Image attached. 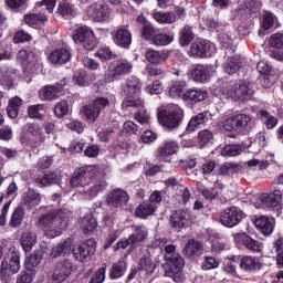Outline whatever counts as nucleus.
I'll list each match as a JSON object with an SVG mask.
<instances>
[{"label": "nucleus", "mask_w": 283, "mask_h": 283, "mask_svg": "<svg viewBox=\"0 0 283 283\" xmlns=\"http://www.w3.org/2000/svg\"><path fill=\"white\" fill-rule=\"evenodd\" d=\"M95 166H84L74 172V176L70 180L71 187L80 189L85 200H94L98 193H103L107 189V182L105 180H97L93 184Z\"/></svg>", "instance_id": "f03ea898"}, {"label": "nucleus", "mask_w": 283, "mask_h": 283, "mask_svg": "<svg viewBox=\"0 0 283 283\" xmlns=\"http://www.w3.org/2000/svg\"><path fill=\"white\" fill-rule=\"evenodd\" d=\"M178 153V143L166 142L158 148V159L160 163H171V156Z\"/></svg>", "instance_id": "4be33fe9"}, {"label": "nucleus", "mask_w": 283, "mask_h": 283, "mask_svg": "<svg viewBox=\"0 0 283 283\" xmlns=\"http://www.w3.org/2000/svg\"><path fill=\"white\" fill-rule=\"evenodd\" d=\"M14 78H17V70L2 66L0 83L6 90H12L14 87Z\"/></svg>", "instance_id": "bb28decb"}, {"label": "nucleus", "mask_w": 283, "mask_h": 283, "mask_svg": "<svg viewBox=\"0 0 283 283\" xmlns=\"http://www.w3.org/2000/svg\"><path fill=\"white\" fill-rule=\"evenodd\" d=\"M216 49L213 48V43L202 40L199 42H193L190 46L191 56H198L199 59H205L207 56H211V53Z\"/></svg>", "instance_id": "2eb2a0df"}, {"label": "nucleus", "mask_w": 283, "mask_h": 283, "mask_svg": "<svg viewBox=\"0 0 283 283\" xmlns=\"http://www.w3.org/2000/svg\"><path fill=\"white\" fill-rule=\"evenodd\" d=\"M41 200H43V195L33 188H29L22 195V203L28 209H34V207H39V205H41Z\"/></svg>", "instance_id": "aec40b11"}, {"label": "nucleus", "mask_w": 283, "mask_h": 283, "mask_svg": "<svg viewBox=\"0 0 283 283\" xmlns=\"http://www.w3.org/2000/svg\"><path fill=\"white\" fill-rule=\"evenodd\" d=\"M24 216L25 212L22 210V208H17L11 216L10 226L13 227L14 229L20 227L23 222Z\"/></svg>", "instance_id": "5fc2aeb1"}, {"label": "nucleus", "mask_w": 283, "mask_h": 283, "mask_svg": "<svg viewBox=\"0 0 283 283\" xmlns=\"http://www.w3.org/2000/svg\"><path fill=\"white\" fill-rule=\"evenodd\" d=\"M207 96H209L207 91H202L200 88H190L182 94L181 98L185 101V103L193 105V103H201L207 98Z\"/></svg>", "instance_id": "b1692460"}, {"label": "nucleus", "mask_w": 283, "mask_h": 283, "mask_svg": "<svg viewBox=\"0 0 283 283\" xmlns=\"http://www.w3.org/2000/svg\"><path fill=\"white\" fill-rule=\"evenodd\" d=\"M107 268H99L91 277L88 283H104Z\"/></svg>", "instance_id": "0e129e2a"}, {"label": "nucleus", "mask_w": 283, "mask_h": 283, "mask_svg": "<svg viewBox=\"0 0 283 283\" xmlns=\"http://www.w3.org/2000/svg\"><path fill=\"white\" fill-rule=\"evenodd\" d=\"M239 266L244 273H255V271H261L263 264L258 256L244 255L241 258Z\"/></svg>", "instance_id": "a211bd4d"}, {"label": "nucleus", "mask_w": 283, "mask_h": 283, "mask_svg": "<svg viewBox=\"0 0 283 283\" xmlns=\"http://www.w3.org/2000/svg\"><path fill=\"white\" fill-rule=\"evenodd\" d=\"M170 224L174 229H182L189 224V212L185 210H177L170 217Z\"/></svg>", "instance_id": "2f4dec72"}, {"label": "nucleus", "mask_w": 283, "mask_h": 283, "mask_svg": "<svg viewBox=\"0 0 283 283\" xmlns=\"http://www.w3.org/2000/svg\"><path fill=\"white\" fill-rule=\"evenodd\" d=\"M147 94H161L163 93V83L160 81H155L153 84L146 86Z\"/></svg>", "instance_id": "774afa93"}, {"label": "nucleus", "mask_w": 283, "mask_h": 283, "mask_svg": "<svg viewBox=\"0 0 283 283\" xmlns=\"http://www.w3.org/2000/svg\"><path fill=\"white\" fill-rule=\"evenodd\" d=\"M147 40L153 45L160 46V45H169V43L174 41V38L172 36H150V38H147Z\"/></svg>", "instance_id": "680f3d73"}, {"label": "nucleus", "mask_w": 283, "mask_h": 283, "mask_svg": "<svg viewBox=\"0 0 283 283\" xmlns=\"http://www.w3.org/2000/svg\"><path fill=\"white\" fill-rule=\"evenodd\" d=\"M275 252L276 254V266L283 269V239L275 241Z\"/></svg>", "instance_id": "bf43d9fd"}, {"label": "nucleus", "mask_w": 283, "mask_h": 283, "mask_svg": "<svg viewBox=\"0 0 283 283\" xmlns=\"http://www.w3.org/2000/svg\"><path fill=\"white\" fill-rule=\"evenodd\" d=\"M56 172H46L35 179L38 187H50L56 182Z\"/></svg>", "instance_id": "de8ad7c7"}, {"label": "nucleus", "mask_w": 283, "mask_h": 283, "mask_svg": "<svg viewBox=\"0 0 283 283\" xmlns=\"http://www.w3.org/2000/svg\"><path fill=\"white\" fill-rule=\"evenodd\" d=\"M220 263L213 256H206L201 265L202 271H211L212 269H218Z\"/></svg>", "instance_id": "e2e57ef3"}, {"label": "nucleus", "mask_w": 283, "mask_h": 283, "mask_svg": "<svg viewBox=\"0 0 283 283\" xmlns=\"http://www.w3.org/2000/svg\"><path fill=\"white\" fill-rule=\"evenodd\" d=\"M283 191L273 189L270 192H264L260 196V201L264 207L275 208L282 205Z\"/></svg>", "instance_id": "f3484780"}, {"label": "nucleus", "mask_w": 283, "mask_h": 283, "mask_svg": "<svg viewBox=\"0 0 283 283\" xmlns=\"http://www.w3.org/2000/svg\"><path fill=\"white\" fill-rule=\"evenodd\" d=\"M106 107H109V99L97 97L92 104L83 106L80 111V115L87 125H94Z\"/></svg>", "instance_id": "423d86ee"}, {"label": "nucleus", "mask_w": 283, "mask_h": 283, "mask_svg": "<svg viewBox=\"0 0 283 283\" xmlns=\"http://www.w3.org/2000/svg\"><path fill=\"white\" fill-rule=\"evenodd\" d=\"M72 269H73L72 262L67 260L59 263L53 273V282L54 283L65 282V280H67V277L72 275Z\"/></svg>", "instance_id": "6ab92c4d"}, {"label": "nucleus", "mask_w": 283, "mask_h": 283, "mask_svg": "<svg viewBox=\"0 0 283 283\" xmlns=\"http://www.w3.org/2000/svg\"><path fill=\"white\" fill-rule=\"evenodd\" d=\"M253 85L247 81L240 80L234 83L229 90H221L220 93L224 96H230L234 101H249L253 96Z\"/></svg>", "instance_id": "6e6552de"}, {"label": "nucleus", "mask_w": 283, "mask_h": 283, "mask_svg": "<svg viewBox=\"0 0 283 283\" xmlns=\"http://www.w3.org/2000/svg\"><path fill=\"white\" fill-rule=\"evenodd\" d=\"M74 43L82 45L84 50H94V46L98 44L96 36H73Z\"/></svg>", "instance_id": "37998d69"}, {"label": "nucleus", "mask_w": 283, "mask_h": 283, "mask_svg": "<svg viewBox=\"0 0 283 283\" xmlns=\"http://www.w3.org/2000/svg\"><path fill=\"white\" fill-rule=\"evenodd\" d=\"M223 67L227 74H235L238 70L242 67V63L237 57H228V61L223 64Z\"/></svg>", "instance_id": "603ef678"}, {"label": "nucleus", "mask_w": 283, "mask_h": 283, "mask_svg": "<svg viewBox=\"0 0 283 283\" xmlns=\"http://www.w3.org/2000/svg\"><path fill=\"white\" fill-rule=\"evenodd\" d=\"M123 132L126 136H136L138 134V125L134 124V122L128 120L123 125Z\"/></svg>", "instance_id": "69168bd1"}, {"label": "nucleus", "mask_w": 283, "mask_h": 283, "mask_svg": "<svg viewBox=\"0 0 283 283\" xmlns=\"http://www.w3.org/2000/svg\"><path fill=\"white\" fill-rule=\"evenodd\" d=\"M182 254L186 258H198L199 255H202V243L190 239L187 241Z\"/></svg>", "instance_id": "7c9ffc66"}, {"label": "nucleus", "mask_w": 283, "mask_h": 283, "mask_svg": "<svg viewBox=\"0 0 283 283\" xmlns=\"http://www.w3.org/2000/svg\"><path fill=\"white\" fill-rule=\"evenodd\" d=\"M184 118L182 108L178 105H172L170 108L159 113V122L167 129H176Z\"/></svg>", "instance_id": "9d476101"}, {"label": "nucleus", "mask_w": 283, "mask_h": 283, "mask_svg": "<svg viewBox=\"0 0 283 283\" xmlns=\"http://www.w3.org/2000/svg\"><path fill=\"white\" fill-rule=\"evenodd\" d=\"M155 212H156V206L149 202H144L135 209V216L144 220L149 218V216H154Z\"/></svg>", "instance_id": "58836bf2"}, {"label": "nucleus", "mask_w": 283, "mask_h": 283, "mask_svg": "<svg viewBox=\"0 0 283 283\" xmlns=\"http://www.w3.org/2000/svg\"><path fill=\"white\" fill-rule=\"evenodd\" d=\"M88 12H91V17L95 21H99L101 23H105L112 19V9L104 1H97L93 7H90Z\"/></svg>", "instance_id": "ddd939ff"}, {"label": "nucleus", "mask_w": 283, "mask_h": 283, "mask_svg": "<svg viewBox=\"0 0 283 283\" xmlns=\"http://www.w3.org/2000/svg\"><path fill=\"white\" fill-rule=\"evenodd\" d=\"M125 271H127V268L124 261H118L113 264L109 273L111 280H118V277H123L125 275Z\"/></svg>", "instance_id": "8fccbe9b"}, {"label": "nucleus", "mask_w": 283, "mask_h": 283, "mask_svg": "<svg viewBox=\"0 0 283 283\" xmlns=\"http://www.w3.org/2000/svg\"><path fill=\"white\" fill-rule=\"evenodd\" d=\"M133 70L134 63H132V61L127 59H119L108 65V69L104 73V78L106 83H114V81H118L122 76L132 74Z\"/></svg>", "instance_id": "39448f33"}, {"label": "nucleus", "mask_w": 283, "mask_h": 283, "mask_svg": "<svg viewBox=\"0 0 283 283\" xmlns=\"http://www.w3.org/2000/svg\"><path fill=\"white\" fill-rule=\"evenodd\" d=\"M254 224L263 235H271V233H273V229H275V219L261 216L254 220Z\"/></svg>", "instance_id": "393cba45"}, {"label": "nucleus", "mask_w": 283, "mask_h": 283, "mask_svg": "<svg viewBox=\"0 0 283 283\" xmlns=\"http://www.w3.org/2000/svg\"><path fill=\"white\" fill-rule=\"evenodd\" d=\"M21 105H23V99L19 96L9 99V104L7 106V114L9 118H17V116H19Z\"/></svg>", "instance_id": "a19ab883"}, {"label": "nucleus", "mask_w": 283, "mask_h": 283, "mask_svg": "<svg viewBox=\"0 0 283 283\" xmlns=\"http://www.w3.org/2000/svg\"><path fill=\"white\" fill-rule=\"evenodd\" d=\"M65 83H67V80L64 78L61 81V83L44 86L42 90H40L41 98H44V101H56V98L61 96L63 87H65Z\"/></svg>", "instance_id": "dca6fc26"}, {"label": "nucleus", "mask_w": 283, "mask_h": 283, "mask_svg": "<svg viewBox=\"0 0 283 283\" xmlns=\"http://www.w3.org/2000/svg\"><path fill=\"white\" fill-rule=\"evenodd\" d=\"M243 247H245L248 251H252L253 253H260V251H262L263 249L262 242L254 240L251 237H248Z\"/></svg>", "instance_id": "6e6d98bb"}, {"label": "nucleus", "mask_w": 283, "mask_h": 283, "mask_svg": "<svg viewBox=\"0 0 283 283\" xmlns=\"http://www.w3.org/2000/svg\"><path fill=\"white\" fill-rule=\"evenodd\" d=\"M36 232L32 230L24 231L20 238L22 251H24V253H30V251H32V249L34 248V244H36Z\"/></svg>", "instance_id": "c85d7f7f"}, {"label": "nucleus", "mask_w": 283, "mask_h": 283, "mask_svg": "<svg viewBox=\"0 0 283 283\" xmlns=\"http://www.w3.org/2000/svg\"><path fill=\"white\" fill-rule=\"evenodd\" d=\"M95 55L102 61H112V59L116 57V54L107 46L101 48Z\"/></svg>", "instance_id": "052dcab7"}, {"label": "nucleus", "mask_w": 283, "mask_h": 283, "mask_svg": "<svg viewBox=\"0 0 283 283\" xmlns=\"http://www.w3.org/2000/svg\"><path fill=\"white\" fill-rule=\"evenodd\" d=\"M18 59H21L24 63H29V65H41V57L28 50L19 51Z\"/></svg>", "instance_id": "c03bdc74"}, {"label": "nucleus", "mask_w": 283, "mask_h": 283, "mask_svg": "<svg viewBox=\"0 0 283 283\" xmlns=\"http://www.w3.org/2000/svg\"><path fill=\"white\" fill-rule=\"evenodd\" d=\"M71 32L73 36H94V30L87 25H76Z\"/></svg>", "instance_id": "864d4df0"}, {"label": "nucleus", "mask_w": 283, "mask_h": 283, "mask_svg": "<svg viewBox=\"0 0 283 283\" xmlns=\"http://www.w3.org/2000/svg\"><path fill=\"white\" fill-rule=\"evenodd\" d=\"M49 59L51 63H57L59 65H63L72 59V53H70V50L61 48L53 51L50 54Z\"/></svg>", "instance_id": "473e14b6"}, {"label": "nucleus", "mask_w": 283, "mask_h": 283, "mask_svg": "<svg viewBox=\"0 0 283 283\" xmlns=\"http://www.w3.org/2000/svg\"><path fill=\"white\" fill-rule=\"evenodd\" d=\"M123 92L126 98L122 103L123 109H132L135 112V120L139 125H149V114L145 108V99L140 98L143 92V82L136 76L128 77L123 84Z\"/></svg>", "instance_id": "f257e3e1"}, {"label": "nucleus", "mask_w": 283, "mask_h": 283, "mask_svg": "<svg viewBox=\"0 0 283 283\" xmlns=\"http://www.w3.org/2000/svg\"><path fill=\"white\" fill-rule=\"evenodd\" d=\"M164 269H166L168 273H181L182 269H185V259L180 254H174V256L170 258L167 256Z\"/></svg>", "instance_id": "412c9836"}, {"label": "nucleus", "mask_w": 283, "mask_h": 283, "mask_svg": "<svg viewBox=\"0 0 283 283\" xmlns=\"http://www.w3.org/2000/svg\"><path fill=\"white\" fill-rule=\"evenodd\" d=\"M145 59L151 65H163L169 59V53L165 51H156L154 49H147L145 51Z\"/></svg>", "instance_id": "a878e982"}, {"label": "nucleus", "mask_w": 283, "mask_h": 283, "mask_svg": "<svg viewBox=\"0 0 283 283\" xmlns=\"http://www.w3.org/2000/svg\"><path fill=\"white\" fill-rule=\"evenodd\" d=\"M198 140L199 145H201V147H205V145H208V143H211L213 140V133H211V130L209 129H203L198 133Z\"/></svg>", "instance_id": "13d9d810"}, {"label": "nucleus", "mask_w": 283, "mask_h": 283, "mask_svg": "<svg viewBox=\"0 0 283 283\" xmlns=\"http://www.w3.org/2000/svg\"><path fill=\"white\" fill-rule=\"evenodd\" d=\"M275 21H277V17H275L273 12L264 11L261 28L259 30V36H266V34H269V30L275 25Z\"/></svg>", "instance_id": "c756f323"}, {"label": "nucleus", "mask_w": 283, "mask_h": 283, "mask_svg": "<svg viewBox=\"0 0 283 283\" xmlns=\"http://www.w3.org/2000/svg\"><path fill=\"white\" fill-rule=\"evenodd\" d=\"M244 218V212L240 210V208L232 206L227 208L220 214V222L223 227H228L229 229H233V227H238L242 222Z\"/></svg>", "instance_id": "9b49d317"}, {"label": "nucleus", "mask_w": 283, "mask_h": 283, "mask_svg": "<svg viewBox=\"0 0 283 283\" xmlns=\"http://www.w3.org/2000/svg\"><path fill=\"white\" fill-rule=\"evenodd\" d=\"M21 271V254L19 252H12L10 260H2L0 265V279L1 282L8 283L10 275H17Z\"/></svg>", "instance_id": "1a4fd4ad"}, {"label": "nucleus", "mask_w": 283, "mask_h": 283, "mask_svg": "<svg viewBox=\"0 0 283 283\" xmlns=\"http://www.w3.org/2000/svg\"><path fill=\"white\" fill-rule=\"evenodd\" d=\"M211 120V114L209 112H202L198 115L191 117L189 120L186 129L187 132H196V129H199L201 125H206V123H209Z\"/></svg>", "instance_id": "cd10ccee"}, {"label": "nucleus", "mask_w": 283, "mask_h": 283, "mask_svg": "<svg viewBox=\"0 0 283 283\" xmlns=\"http://www.w3.org/2000/svg\"><path fill=\"white\" fill-rule=\"evenodd\" d=\"M67 112H70V104H67V101H61L54 107V113L57 118H63V116L67 115Z\"/></svg>", "instance_id": "4d7b16f0"}, {"label": "nucleus", "mask_w": 283, "mask_h": 283, "mask_svg": "<svg viewBox=\"0 0 283 283\" xmlns=\"http://www.w3.org/2000/svg\"><path fill=\"white\" fill-rule=\"evenodd\" d=\"M190 74L193 81L197 83H205L211 76V66L205 64H195L190 70Z\"/></svg>", "instance_id": "5701e85b"}, {"label": "nucleus", "mask_w": 283, "mask_h": 283, "mask_svg": "<svg viewBox=\"0 0 283 283\" xmlns=\"http://www.w3.org/2000/svg\"><path fill=\"white\" fill-rule=\"evenodd\" d=\"M21 143L31 149H38L45 143V135L39 124L28 123L22 127Z\"/></svg>", "instance_id": "20e7f679"}, {"label": "nucleus", "mask_w": 283, "mask_h": 283, "mask_svg": "<svg viewBox=\"0 0 283 283\" xmlns=\"http://www.w3.org/2000/svg\"><path fill=\"white\" fill-rule=\"evenodd\" d=\"M135 232L129 235L130 244H138L147 238V228L143 226H135Z\"/></svg>", "instance_id": "49530a36"}, {"label": "nucleus", "mask_w": 283, "mask_h": 283, "mask_svg": "<svg viewBox=\"0 0 283 283\" xmlns=\"http://www.w3.org/2000/svg\"><path fill=\"white\" fill-rule=\"evenodd\" d=\"M129 202V195L123 189H114L106 197V203L108 207L118 209L125 207Z\"/></svg>", "instance_id": "4468645a"}, {"label": "nucleus", "mask_w": 283, "mask_h": 283, "mask_svg": "<svg viewBox=\"0 0 283 283\" xmlns=\"http://www.w3.org/2000/svg\"><path fill=\"white\" fill-rule=\"evenodd\" d=\"M24 21L31 28H39L45 24L48 15L45 13H30L24 17Z\"/></svg>", "instance_id": "c9c22d12"}, {"label": "nucleus", "mask_w": 283, "mask_h": 283, "mask_svg": "<svg viewBox=\"0 0 283 283\" xmlns=\"http://www.w3.org/2000/svg\"><path fill=\"white\" fill-rule=\"evenodd\" d=\"M223 129H226V132H251V129H253L251 115L240 113L226 118L223 120Z\"/></svg>", "instance_id": "0eeeda50"}, {"label": "nucleus", "mask_w": 283, "mask_h": 283, "mask_svg": "<svg viewBox=\"0 0 283 283\" xmlns=\"http://www.w3.org/2000/svg\"><path fill=\"white\" fill-rule=\"evenodd\" d=\"M258 118L261 119L266 129H275V127H277V123H280V119H277V117L271 115L269 111L264 109L258 112Z\"/></svg>", "instance_id": "f704fd0d"}, {"label": "nucleus", "mask_w": 283, "mask_h": 283, "mask_svg": "<svg viewBox=\"0 0 283 283\" xmlns=\"http://www.w3.org/2000/svg\"><path fill=\"white\" fill-rule=\"evenodd\" d=\"M72 251V239H67L62 243H57L50 251V258H61L62 253H70Z\"/></svg>", "instance_id": "e433bc0d"}, {"label": "nucleus", "mask_w": 283, "mask_h": 283, "mask_svg": "<svg viewBox=\"0 0 283 283\" xmlns=\"http://www.w3.org/2000/svg\"><path fill=\"white\" fill-rule=\"evenodd\" d=\"M154 19L155 21H157V23H160L161 25H171V23H176L177 21L176 13L171 11H156L154 13Z\"/></svg>", "instance_id": "4c0bfd02"}, {"label": "nucleus", "mask_w": 283, "mask_h": 283, "mask_svg": "<svg viewBox=\"0 0 283 283\" xmlns=\"http://www.w3.org/2000/svg\"><path fill=\"white\" fill-rule=\"evenodd\" d=\"M96 227H98V222L92 212L86 213L80 219V229H82L83 233H94V231H96Z\"/></svg>", "instance_id": "72a5a7b5"}, {"label": "nucleus", "mask_w": 283, "mask_h": 283, "mask_svg": "<svg viewBox=\"0 0 283 283\" xmlns=\"http://www.w3.org/2000/svg\"><path fill=\"white\" fill-rule=\"evenodd\" d=\"M94 253H96V240L94 239H87L84 243L78 244L77 248L73 250V255L78 262H87Z\"/></svg>", "instance_id": "f8f14e48"}, {"label": "nucleus", "mask_w": 283, "mask_h": 283, "mask_svg": "<svg viewBox=\"0 0 283 283\" xmlns=\"http://www.w3.org/2000/svg\"><path fill=\"white\" fill-rule=\"evenodd\" d=\"M242 151H244V147L242 145L230 144L223 147L221 154L222 156L235 157L240 156Z\"/></svg>", "instance_id": "3c124183"}, {"label": "nucleus", "mask_w": 283, "mask_h": 283, "mask_svg": "<svg viewBox=\"0 0 283 283\" xmlns=\"http://www.w3.org/2000/svg\"><path fill=\"white\" fill-rule=\"evenodd\" d=\"M242 169L240 164L226 163L219 168V176H233Z\"/></svg>", "instance_id": "09e8293b"}, {"label": "nucleus", "mask_w": 283, "mask_h": 283, "mask_svg": "<svg viewBox=\"0 0 283 283\" xmlns=\"http://www.w3.org/2000/svg\"><path fill=\"white\" fill-rule=\"evenodd\" d=\"M218 41L223 50H227L230 54H233L240 43V39L231 36H220Z\"/></svg>", "instance_id": "ea45409f"}, {"label": "nucleus", "mask_w": 283, "mask_h": 283, "mask_svg": "<svg viewBox=\"0 0 283 283\" xmlns=\"http://www.w3.org/2000/svg\"><path fill=\"white\" fill-rule=\"evenodd\" d=\"M138 271H143L146 275H151L156 271V263L151 256H143L138 263Z\"/></svg>", "instance_id": "79ce46f5"}, {"label": "nucleus", "mask_w": 283, "mask_h": 283, "mask_svg": "<svg viewBox=\"0 0 283 283\" xmlns=\"http://www.w3.org/2000/svg\"><path fill=\"white\" fill-rule=\"evenodd\" d=\"M67 213L63 210H55L49 214H44L39 219V227L50 240L59 238L63 233Z\"/></svg>", "instance_id": "7ed1b4c3"}, {"label": "nucleus", "mask_w": 283, "mask_h": 283, "mask_svg": "<svg viewBox=\"0 0 283 283\" xmlns=\"http://www.w3.org/2000/svg\"><path fill=\"white\" fill-rule=\"evenodd\" d=\"M185 87H187V82L175 81L168 88V94L171 98H182V92H185Z\"/></svg>", "instance_id": "a18cd8bd"}, {"label": "nucleus", "mask_w": 283, "mask_h": 283, "mask_svg": "<svg viewBox=\"0 0 283 283\" xmlns=\"http://www.w3.org/2000/svg\"><path fill=\"white\" fill-rule=\"evenodd\" d=\"M25 264L28 269H34L38 264H41V255L39 253H33L27 256Z\"/></svg>", "instance_id": "338daca9"}]
</instances>
